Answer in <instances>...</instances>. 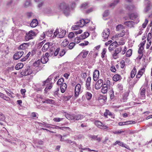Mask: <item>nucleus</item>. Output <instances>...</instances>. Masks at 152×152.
Listing matches in <instances>:
<instances>
[{
    "label": "nucleus",
    "instance_id": "32",
    "mask_svg": "<svg viewBox=\"0 0 152 152\" xmlns=\"http://www.w3.org/2000/svg\"><path fill=\"white\" fill-rule=\"evenodd\" d=\"M89 7V4L88 3L84 2L81 5V8L82 9H84L87 8Z\"/></svg>",
    "mask_w": 152,
    "mask_h": 152
},
{
    "label": "nucleus",
    "instance_id": "36",
    "mask_svg": "<svg viewBox=\"0 0 152 152\" xmlns=\"http://www.w3.org/2000/svg\"><path fill=\"white\" fill-rule=\"evenodd\" d=\"M88 51H83L81 53H80V55H81L82 54L83 55L82 57H83V58H85L86 57V56L88 54Z\"/></svg>",
    "mask_w": 152,
    "mask_h": 152
},
{
    "label": "nucleus",
    "instance_id": "28",
    "mask_svg": "<svg viewBox=\"0 0 152 152\" xmlns=\"http://www.w3.org/2000/svg\"><path fill=\"white\" fill-rule=\"evenodd\" d=\"M42 102L43 103H46L47 104H53L55 103L54 101L51 99H47L45 101H42Z\"/></svg>",
    "mask_w": 152,
    "mask_h": 152
},
{
    "label": "nucleus",
    "instance_id": "55",
    "mask_svg": "<svg viewBox=\"0 0 152 152\" xmlns=\"http://www.w3.org/2000/svg\"><path fill=\"white\" fill-rule=\"evenodd\" d=\"M68 41L67 40L65 39L63 41L62 43V45L64 47H65L68 44Z\"/></svg>",
    "mask_w": 152,
    "mask_h": 152
},
{
    "label": "nucleus",
    "instance_id": "31",
    "mask_svg": "<svg viewBox=\"0 0 152 152\" xmlns=\"http://www.w3.org/2000/svg\"><path fill=\"white\" fill-rule=\"evenodd\" d=\"M129 17L131 20H134L135 19L137 18L138 15L137 14L132 13L129 15Z\"/></svg>",
    "mask_w": 152,
    "mask_h": 152
},
{
    "label": "nucleus",
    "instance_id": "62",
    "mask_svg": "<svg viewBox=\"0 0 152 152\" xmlns=\"http://www.w3.org/2000/svg\"><path fill=\"white\" fill-rule=\"evenodd\" d=\"M107 91V88H102V93L105 94Z\"/></svg>",
    "mask_w": 152,
    "mask_h": 152
},
{
    "label": "nucleus",
    "instance_id": "8",
    "mask_svg": "<svg viewBox=\"0 0 152 152\" xmlns=\"http://www.w3.org/2000/svg\"><path fill=\"white\" fill-rule=\"evenodd\" d=\"M110 33V30L108 28H106L102 32V37L105 39H107Z\"/></svg>",
    "mask_w": 152,
    "mask_h": 152
},
{
    "label": "nucleus",
    "instance_id": "63",
    "mask_svg": "<svg viewBox=\"0 0 152 152\" xmlns=\"http://www.w3.org/2000/svg\"><path fill=\"white\" fill-rule=\"evenodd\" d=\"M74 36V33L73 32L70 33L68 35V37L69 38H73Z\"/></svg>",
    "mask_w": 152,
    "mask_h": 152
},
{
    "label": "nucleus",
    "instance_id": "1",
    "mask_svg": "<svg viewBox=\"0 0 152 152\" xmlns=\"http://www.w3.org/2000/svg\"><path fill=\"white\" fill-rule=\"evenodd\" d=\"M58 8L62 10L66 16H68L69 15L70 10L68 3L65 1L62 2L59 4Z\"/></svg>",
    "mask_w": 152,
    "mask_h": 152
},
{
    "label": "nucleus",
    "instance_id": "24",
    "mask_svg": "<svg viewBox=\"0 0 152 152\" xmlns=\"http://www.w3.org/2000/svg\"><path fill=\"white\" fill-rule=\"evenodd\" d=\"M49 60V59L46 57V56H42L41 58V62L43 64H45Z\"/></svg>",
    "mask_w": 152,
    "mask_h": 152
},
{
    "label": "nucleus",
    "instance_id": "18",
    "mask_svg": "<svg viewBox=\"0 0 152 152\" xmlns=\"http://www.w3.org/2000/svg\"><path fill=\"white\" fill-rule=\"evenodd\" d=\"M90 21V20L88 19H85V20L84 19H81L79 20V22L78 23H81V26H83L84 25L89 23Z\"/></svg>",
    "mask_w": 152,
    "mask_h": 152
},
{
    "label": "nucleus",
    "instance_id": "40",
    "mask_svg": "<svg viewBox=\"0 0 152 152\" xmlns=\"http://www.w3.org/2000/svg\"><path fill=\"white\" fill-rule=\"evenodd\" d=\"M30 36L31 39H32L34 37L35 35V32L32 30L29 31L28 32Z\"/></svg>",
    "mask_w": 152,
    "mask_h": 152
},
{
    "label": "nucleus",
    "instance_id": "58",
    "mask_svg": "<svg viewBox=\"0 0 152 152\" xmlns=\"http://www.w3.org/2000/svg\"><path fill=\"white\" fill-rule=\"evenodd\" d=\"M72 97V96L71 95H68V96H64V98L65 100L67 101L69 100Z\"/></svg>",
    "mask_w": 152,
    "mask_h": 152
},
{
    "label": "nucleus",
    "instance_id": "12",
    "mask_svg": "<svg viewBox=\"0 0 152 152\" xmlns=\"http://www.w3.org/2000/svg\"><path fill=\"white\" fill-rule=\"evenodd\" d=\"M99 75V70L95 69L93 72V77L94 81H96L98 79Z\"/></svg>",
    "mask_w": 152,
    "mask_h": 152
},
{
    "label": "nucleus",
    "instance_id": "10",
    "mask_svg": "<svg viewBox=\"0 0 152 152\" xmlns=\"http://www.w3.org/2000/svg\"><path fill=\"white\" fill-rule=\"evenodd\" d=\"M45 12L47 14L51 15L56 12L53 7H48L45 10Z\"/></svg>",
    "mask_w": 152,
    "mask_h": 152
},
{
    "label": "nucleus",
    "instance_id": "57",
    "mask_svg": "<svg viewBox=\"0 0 152 152\" xmlns=\"http://www.w3.org/2000/svg\"><path fill=\"white\" fill-rule=\"evenodd\" d=\"M125 122L126 125L131 124H135L136 123L134 121H126Z\"/></svg>",
    "mask_w": 152,
    "mask_h": 152
},
{
    "label": "nucleus",
    "instance_id": "19",
    "mask_svg": "<svg viewBox=\"0 0 152 152\" xmlns=\"http://www.w3.org/2000/svg\"><path fill=\"white\" fill-rule=\"evenodd\" d=\"M79 22V21L77 22L76 24V25H74L72 26V27L71 29L73 30H77L79 28V27H82V26H81V23H78Z\"/></svg>",
    "mask_w": 152,
    "mask_h": 152
},
{
    "label": "nucleus",
    "instance_id": "7",
    "mask_svg": "<svg viewBox=\"0 0 152 152\" xmlns=\"http://www.w3.org/2000/svg\"><path fill=\"white\" fill-rule=\"evenodd\" d=\"M23 51H18L15 53L13 56V59L17 60L20 58L23 54Z\"/></svg>",
    "mask_w": 152,
    "mask_h": 152
},
{
    "label": "nucleus",
    "instance_id": "9",
    "mask_svg": "<svg viewBox=\"0 0 152 152\" xmlns=\"http://www.w3.org/2000/svg\"><path fill=\"white\" fill-rule=\"evenodd\" d=\"M139 22V21L136 23L132 21H127L125 22L124 23V24L128 26L129 28H131L134 27V25L135 23H137Z\"/></svg>",
    "mask_w": 152,
    "mask_h": 152
},
{
    "label": "nucleus",
    "instance_id": "48",
    "mask_svg": "<svg viewBox=\"0 0 152 152\" xmlns=\"http://www.w3.org/2000/svg\"><path fill=\"white\" fill-rule=\"evenodd\" d=\"M52 83H50L48 85H47L45 89V91H46L48 89H50L52 87Z\"/></svg>",
    "mask_w": 152,
    "mask_h": 152
},
{
    "label": "nucleus",
    "instance_id": "25",
    "mask_svg": "<svg viewBox=\"0 0 152 152\" xmlns=\"http://www.w3.org/2000/svg\"><path fill=\"white\" fill-rule=\"evenodd\" d=\"M53 77V75H50V76H49L48 77V79H47V80L45 81H44L43 82V84H42V86H44L45 85V84L46 83H48L50 81H51L52 79V78Z\"/></svg>",
    "mask_w": 152,
    "mask_h": 152
},
{
    "label": "nucleus",
    "instance_id": "3",
    "mask_svg": "<svg viewBox=\"0 0 152 152\" xmlns=\"http://www.w3.org/2000/svg\"><path fill=\"white\" fill-rule=\"evenodd\" d=\"M95 124L96 126L100 128L107 129L106 130L108 129V126L107 125H105L104 124L100 121H95Z\"/></svg>",
    "mask_w": 152,
    "mask_h": 152
},
{
    "label": "nucleus",
    "instance_id": "47",
    "mask_svg": "<svg viewBox=\"0 0 152 152\" xmlns=\"http://www.w3.org/2000/svg\"><path fill=\"white\" fill-rule=\"evenodd\" d=\"M75 45V43L74 42L70 43L68 45V48H69V49H72L73 48Z\"/></svg>",
    "mask_w": 152,
    "mask_h": 152
},
{
    "label": "nucleus",
    "instance_id": "59",
    "mask_svg": "<svg viewBox=\"0 0 152 152\" xmlns=\"http://www.w3.org/2000/svg\"><path fill=\"white\" fill-rule=\"evenodd\" d=\"M113 132L114 134H121V133H124V131L118 130V131H115L114 132Z\"/></svg>",
    "mask_w": 152,
    "mask_h": 152
},
{
    "label": "nucleus",
    "instance_id": "54",
    "mask_svg": "<svg viewBox=\"0 0 152 152\" xmlns=\"http://www.w3.org/2000/svg\"><path fill=\"white\" fill-rule=\"evenodd\" d=\"M125 31L124 30L122 31L117 36L118 37H121L125 35Z\"/></svg>",
    "mask_w": 152,
    "mask_h": 152
},
{
    "label": "nucleus",
    "instance_id": "39",
    "mask_svg": "<svg viewBox=\"0 0 152 152\" xmlns=\"http://www.w3.org/2000/svg\"><path fill=\"white\" fill-rule=\"evenodd\" d=\"M32 39L28 33H26L25 37V40L26 41H28L29 40Z\"/></svg>",
    "mask_w": 152,
    "mask_h": 152
},
{
    "label": "nucleus",
    "instance_id": "6",
    "mask_svg": "<svg viewBox=\"0 0 152 152\" xmlns=\"http://www.w3.org/2000/svg\"><path fill=\"white\" fill-rule=\"evenodd\" d=\"M103 85V80L102 79H99L98 80L95 84V88L96 90L100 88Z\"/></svg>",
    "mask_w": 152,
    "mask_h": 152
},
{
    "label": "nucleus",
    "instance_id": "45",
    "mask_svg": "<svg viewBox=\"0 0 152 152\" xmlns=\"http://www.w3.org/2000/svg\"><path fill=\"white\" fill-rule=\"evenodd\" d=\"M132 54V50L131 49H129L126 53V56L127 57L130 56Z\"/></svg>",
    "mask_w": 152,
    "mask_h": 152
},
{
    "label": "nucleus",
    "instance_id": "14",
    "mask_svg": "<svg viewBox=\"0 0 152 152\" xmlns=\"http://www.w3.org/2000/svg\"><path fill=\"white\" fill-rule=\"evenodd\" d=\"M66 33L65 30L61 29L60 31L58 32V37L60 38H63L65 35Z\"/></svg>",
    "mask_w": 152,
    "mask_h": 152
},
{
    "label": "nucleus",
    "instance_id": "42",
    "mask_svg": "<svg viewBox=\"0 0 152 152\" xmlns=\"http://www.w3.org/2000/svg\"><path fill=\"white\" fill-rule=\"evenodd\" d=\"M64 79L63 78L60 79L58 80L57 83V84L58 85H61L63 84V83L64 82Z\"/></svg>",
    "mask_w": 152,
    "mask_h": 152
},
{
    "label": "nucleus",
    "instance_id": "23",
    "mask_svg": "<svg viewBox=\"0 0 152 152\" xmlns=\"http://www.w3.org/2000/svg\"><path fill=\"white\" fill-rule=\"evenodd\" d=\"M50 44V43L49 42L46 43L42 48V51L45 52L49 48Z\"/></svg>",
    "mask_w": 152,
    "mask_h": 152
},
{
    "label": "nucleus",
    "instance_id": "27",
    "mask_svg": "<svg viewBox=\"0 0 152 152\" xmlns=\"http://www.w3.org/2000/svg\"><path fill=\"white\" fill-rule=\"evenodd\" d=\"M31 0H26L23 6L25 7H27L31 6Z\"/></svg>",
    "mask_w": 152,
    "mask_h": 152
},
{
    "label": "nucleus",
    "instance_id": "35",
    "mask_svg": "<svg viewBox=\"0 0 152 152\" xmlns=\"http://www.w3.org/2000/svg\"><path fill=\"white\" fill-rule=\"evenodd\" d=\"M86 96L87 99L89 100H90L92 97V94L90 92H87L86 94Z\"/></svg>",
    "mask_w": 152,
    "mask_h": 152
},
{
    "label": "nucleus",
    "instance_id": "50",
    "mask_svg": "<svg viewBox=\"0 0 152 152\" xmlns=\"http://www.w3.org/2000/svg\"><path fill=\"white\" fill-rule=\"evenodd\" d=\"M63 119L64 118H53V120L56 122H59L62 121Z\"/></svg>",
    "mask_w": 152,
    "mask_h": 152
},
{
    "label": "nucleus",
    "instance_id": "41",
    "mask_svg": "<svg viewBox=\"0 0 152 152\" xmlns=\"http://www.w3.org/2000/svg\"><path fill=\"white\" fill-rule=\"evenodd\" d=\"M31 53V52H29L25 56L21 59V61H26L28 58Z\"/></svg>",
    "mask_w": 152,
    "mask_h": 152
},
{
    "label": "nucleus",
    "instance_id": "26",
    "mask_svg": "<svg viewBox=\"0 0 152 152\" xmlns=\"http://www.w3.org/2000/svg\"><path fill=\"white\" fill-rule=\"evenodd\" d=\"M121 79V76L118 74L115 75L113 78V80L115 82H117Z\"/></svg>",
    "mask_w": 152,
    "mask_h": 152
},
{
    "label": "nucleus",
    "instance_id": "21",
    "mask_svg": "<svg viewBox=\"0 0 152 152\" xmlns=\"http://www.w3.org/2000/svg\"><path fill=\"white\" fill-rule=\"evenodd\" d=\"M38 24V22L37 19H34L31 23L30 26L32 27H35Z\"/></svg>",
    "mask_w": 152,
    "mask_h": 152
},
{
    "label": "nucleus",
    "instance_id": "64",
    "mask_svg": "<svg viewBox=\"0 0 152 152\" xmlns=\"http://www.w3.org/2000/svg\"><path fill=\"white\" fill-rule=\"evenodd\" d=\"M76 3L74 1H73L72 2V3H71V8L72 10L76 6Z\"/></svg>",
    "mask_w": 152,
    "mask_h": 152
},
{
    "label": "nucleus",
    "instance_id": "33",
    "mask_svg": "<svg viewBox=\"0 0 152 152\" xmlns=\"http://www.w3.org/2000/svg\"><path fill=\"white\" fill-rule=\"evenodd\" d=\"M23 66V64L22 63H19L17 64L15 66L16 69L18 70L21 69Z\"/></svg>",
    "mask_w": 152,
    "mask_h": 152
},
{
    "label": "nucleus",
    "instance_id": "46",
    "mask_svg": "<svg viewBox=\"0 0 152 152\" xmlns=\"http://www.w3.org/2000/svg\"><path fill=\"white\" fill-rule=\"evenodd\" d=\"M91 83H86V88L89 91H90L91 90V88L90 86Z\"/></svg>",
    "mask_w": 152,
    "mask_h": 152
},
{
    "label": "nucleus",
    "instance_id": "11",
    "mask_svg": "<svg viewBox=\"0 0 152 152\" xmlns=\"http://www.w3.org/2000/svg\"><path fill=\"white\" fill-rule=\"evenodd\" d=\"M71 120H80L84 118V116L82 115L78 114L76 115H72L71 116Z\"/></svg>",
    "mask_w": 152,
    "mask_h": 152
},
{
    "label": "nucleus",
    "instance_id": "29",
    "mask_svg": "<svg viewBox=\"0 0 152 152\" xmlns=\"http://www.w3.org/2000/svg\"><path fill=\"white\" fill-rule=\"evenodd\" d=\"M117 144H118L121 146L124 147L125 148H127V147H126V146H127L126 144H124L123 142H121L120 141H117L114 144V145H116Z\"/></svg>",
    "mask_w": 152,
    "mask_h": 152
},
{
    "label": "nucleus",
    "instance_id": "44",
    "mask_svg": "<svg viewBox=\"0 0 152 152\" xmlns=\"http://www.w3.org/2000/svg\"><path fill=\"white\" fill-rule=\"evenodd\" d=\"M61 130L64 131L68 130L69 132H71L72 131V129L68 127H61Z\"/></svg>",
    "mask_w": 152,
    "mask_h": 152
},
{
    "label": "nucleus",
    "instance_id": "51",
    "mask_svg": "<svg viewBox=\"0 0 152 152\" xmlns=\"http://www.w3.org/2000/svg\"><path fill=\"white\" fill-rule=\"evenodd\" d=\"M52 51H51V52L49 53H46L45 54V56H46V57L48 58V57L50 56H51L53 55V53L52 52Z\"/></svg>",
    "mask_w": 152,
    "mask_h": 152
},
{
    "label": "nucleus",
    "instance_id": "15",
    "mask_svg": "<svg viewBox=\"0 0 152 152\" xmlns=\"http://www.w3.org/2000/svg\"><path fill=\"white\" fill-rule=\"evenodd\" d=\"M145 69L143 67L140 70L136 75V77L137 78H140L143 75L145 71Z\"/></svg>",
    "mask_w": 152,
    "mask_h": 152
},
{
    "label": "nucleus",
    "instance_id": "52",
    "mask_svg": "<svg viewBox=\"0 0 152 152\" xmlns=\"http://www.w3.org/2000/svg\"><path fill=\"white\" fill-rule=\"evenodd\" d=\"M117 87L118 89L120 91L122 90L123 89V86L121 84H118Z\"/></svg>",
    "mask_w": 152,
    "mask_h": 152
},
{
    "label": "nucleus",
    "instance_id": "20",
    "mask_svg": "<svg viewBox=\"0 0 152 152\" xmlns=\"http://www.w3.org/2000/svg\"><path fill=\"white\" fill-rule=\"evenodd\" d=\"M67 85L66 83L62 84L60 87L61 92L64 93L66 89Z\"/></svg>",
    "mask_w": 152,
    "mask_h": 152
},
{
    "label": "nucleus",
    "instance_id": "16",
    "mask_svg": "<svg viewBox=\"0 0 152 152\" xmlns=\"http://www.w3.org/2000/svg\"><path fill=\"white\" fill-rule=\"evenodd\" d=\"M119 0H115L113 2L110 4L109 5V7L113 9L116 4L119 2Z\"/></svg>",
    "mask_w": 152,
    "mask_h": 152
},
{
    "label": "nucleus",
    "instance_id": "61",
    "mask_svg": "<svg viewBox=\"0 0 152 152\" xmlns=\"http://www.w3.org/2000/svg\"><path fill=\"white\" fill-rule=\"evenodd\" d=\"M129 94V93L128 92H125L123 96V98L124 99H127V97Z\"/></svg>",
    "mask_w": 152,
    "mask_h": 152
},
{
    "label": "nucleus",
    "instance_id": "60",
    "mask_svg": "<svg viewBox=\"0 0 152 152\" xmlns=\"http://www.w3.org/2000/svg\"><path fill=\"white\" fill-rule=\"evenodd\" d=\"M133 8L134 7L132 5H128L126 7L127 9L130 11L132 10L133 9Z\"/></svg>",
    "mask_w": 152,
    "mask_h": 152
},
{
    "label": "nucleus",
    "instance_id": "30",
    "mask_svg": "<svg viewBox=\"0 0 152 152\" xmlns=\"http://www.w3.org/2000/svg\"><path fill=\"white\" fill-rule=\"evenodd\" d=\"M137 70L136 68L134 67L131 73L130 76L132 78H133L136 74Z\"/></svg>",
    "mask_w": 152,
    "mask_h": 152
},
{
    "label": "nucleus",
    "instance_id": "37",
    "mask_svg": "<svg viewBox=\"0 0 152 152\" xmlns=\"http://www.w3.org/2000/svg\"><path fill=\"white\" fill-rule=\"evenodd\" d=\"M66 52L64 50L61 49L59 55L58 56V57L59 58L63 56L65 54Z\"/></svg>",
    "mask_w": 152,
    "mask_h": 152
},
{
    "label": "nucleus",
    "instance_id": "5",
    "mask_svg": "<svg viewBox=\"0 0 152 152\" xmlns=\"http://www.w3.org/2000/svg\"><path fill=\"white\" fill-rule=\"evenodd\" d=\"M146 89L144 88L141 87L140 90V97L141 99H144L145 98Z\"/></svg>",
    "mask_w": 152,
    "mask_h": 152
},
{
    "label": "nucleus",
    "instance_id": "17",
    "mask_svg": "<svg viewBox=\"0 0 152 152\" xmlns=\"http://www.w3.org/2000/svg\"><path fill=\"white\" fill-rule=\"evenodd\" d=\"M121 48H116L115 50V52L113 54V56L115 58L116 56H117L118 54L121 51Z\"/></svg>",
    "mask_w": 152,
    "mask_h": 152
},
{
    "label": "nucleus",
    "instance_id": "56",
    "mask_svg": "<svg viewBox=\"0 0 152 152\" xmlns=\"http://www.w3.org/2000/svg\"><path fill=\"white\" fill-rule=\"evenodd\" d=\"M5 119V117L4 115L1 113H0V120L3 121Z\"/></svg>",
    "mask_w": 152,
    "mask_h": 152
},
{
    "label": "nucleus",
    "instance_id": "49",
    "mask_svg": "<svg viewBox=\"0 0 152 152\" xmlns=\"http://www.w3.org/2000/svg\"><path fill=\"white\" fill-rule=\"evenodd\" d=\"M143 50L144 47H140L138 51V53L139 54H143L142 51Z\"/></svg>",
    "mask_w": 152,
    "mask_h": 152
},
{
    "label": "nucleus",
    "instance_id": "34",
    "mask_svg": "<svg viewBox=\"0 0 152 152\" xmlns=\"http://www.w3.org/2000/svg\"><path fill=\"white\" fill-rule=\"evenodd\" d=\"M147 3V4L146 6V7L145 8L144 11L145 12H147L149 11L150 9V1H148Z\"/></svg>",
    "mask_w": 152,
    "mask_h": 152
},
{
    "label": "nucleus",
    "instance_id": "22",
    "mask_svg": "<svg viewBox=\"0 0 152 152\" xmlns=\"http://www.w3.org/2000/svg\"><path fill=\"white\" fill-rule=\"evenodd\" d=\"M90 137L92 140H96L98 142H100L102 139L100 137H98V135H91Z\"/></svg>",
    "mask_w": 152,
    "mask_h": 152
},
{
    "label": "nucleus",
    "instance_id": "2",
    "mask_svg": "<svg viewBox=\"0 0 152 152\" xmlns=\"http://www.w3.org/2000/svg\"><path fill=\"white\" fill-rule=\"evenodd\" d=\"M89 35V33L88 32H85L83 34L80 35L79 37H77L75 39L74 42H79L78 41L76 42V40H79L80 39H83L88 37Z\"/></svg>",
    "mask_w": 152,
    "mask_h": 152
},
{
    "label": "nucleus",
    "instance_id": "4",
    "mask_svg": "<svg viewBox=\"0 0 152 152\" xmlns=\"http://www.w3.org/2000/svg\"><path fill=\"white\" fill-rule=\"evenodd\" d=\"M32 72V70L30 69L29 67H27V69L23 70L21 72L22 75L27 76L31 75Z\"/></svg>",
    "mask_w": 152,
    "mask_h": 152
},
{
    "label": "nucleus",
    "instance_id": "13",
    "mask_svg": "<svg viewBox=\"0 0 152 152\" xmlns=\"http://www.w3.org/2000/svg\"><path fill=\"white\" fill-rule=\"evenodd\" d=\"M29 43H23L20 45L18 48V50H25L29 46Z\"/></svg>",
    "mask_w": 152,
    "mask_h": 152
},
{
    "label": "nucleus",
    "instance_id": "43",
    "mask_svg": "<svg viewBox=\"0 0 152 152\" xmlns=\"http://www.w3.org/2000/svg\"><path fill=\"white\" fill-rule=\"evenodd\" d=\"M14 2L13 0H9L7 3V5L8 6L13 5Z\"/></svg>",
    "mask_w": 152,
    "mask_h": 152
},
{
    "label": "nucleus",
    "instance_id": "38",
    "mask_svg": "<svg viewBox=\"0 0 152 152\" xmlns=\"http://www.w3.org/2000/svg\"><path fill=\"white\" fill-rule=\"evenodd\" d=\"M80 88L81 85L80 84H77L75 87V91L80 92Z\"/></svg>",
    "mask_w": 152,
    "mask_h": 152
},
{
    "label": "nucleus",
    "instance_id": "53",
    "mask_svg": "<svg viewBox=\"0 0 152 152\" xmlns=\"http://www.w3.org/2000/svg\"><path fill=\"white\" fill-rule=\"evenodd\" d=\"M109 15V11L108 10H106L104 13L103 17L104 18L106 17L107 16Z\"/></svg>",
    "mask_w": 152,
    "mask_h": 152
}]
</instances>
